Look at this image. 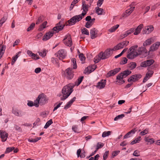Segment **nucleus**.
I'll return each instance as SVG.
<instances>
[{
  "label": "nucleus",
  "instance_id": "nucleus-50",
  "mask_svg": "<svg viewBox=\"0 0 160 160\" xmlns=\"http://www.w3.org/2000/svg\"><path fill=\"white\" fill-rule=\"evenodd\" d=\"M122 58L123 60H121L120 62V64L121 65H123L126 63L128 60L125 57L123 58Z\"/></svg>",
  "mask_w": 160,
  "mask_h": 160
},
{
  "label": "nucleus",
  "instance_id": "nucleus-18",
  "mask_svg": "<svg viewBox=\"0 0 160 160\" xmlns=\"http://www.w3.org/2000/svg\"><path fill=\"white\" fill-rule=\"evenodd\" d=\"M132 73V72L128 69H127L123 72H121L119 74L122 78H124L128 76Z\"/></svg>",
  "mask_w": 160,
  "mask_h": 160
},
{
  "label": "nucleus",
  "instance_id": "nucleus-41",
  "mask_svg": "<svg viewBox=\"0 0 160 160\" xmlns=\"http://www.w3.org/2000/svg\"><path fill=\"white\" fill-rule=\"evenodd\" d=\"M52 120L50 119L46 123L44 127V128H47L52 123Z\"/></svg>",
  "mask_w": 160,
  "mask_h": 160
},
{
  "label": "nucleus",
  "instance_id": "nucleus-1",
  "mask_svg": "<svg viewBox=\"0 0 160 160\" xmlns=\"http://www.w3.org/2000/svg\"><path fill=\"white\" fill-rule=\"evenodd\" d=\"M137 45L133 46L130 48L128 50V54H127V57L130 59H132L137 57L138 55L144 54V57H146L148 55L146 48L145 47L139 48L138 50L135 49L138 48Z\"/></svg>",
  "mask_w": 160,
  "mask_h": 160
},
{
  "label": "nucleus",
  "instance_id": "nucleus-10",
  "mask_svg": "<svg viewBox=\"0 0 160 160\" xmlns=\"http://www.w3.org/2000/svg\"><path fill=\"white\" fill-rule=\"evenodd\" d=\"M38 99L40 101V103L42 105L46 103L47 99L46 98V95L43 93L41 94L38 96Z\"/></svg>",
  "mask_w": 160,
  "mask_h": 160
},
{
  "label": "nucleus",
  "instance_id": "nucleus-11",
  "mask_svg": "<svg viewBox=\"0 0 160 160\" xmlns=\"http://www.w3.org/2000/svg\"><path fill=\"white\" fill-rule=\"evenodd\" d=\"M121 68H115L113 70H111L108 72L107 74V77H108L113 76L119 72Z\"/></svg>",
  "mask_w": 160,
  "mask_h": 160
},
{
  "label": "nucleus",
  "instance_id": "nucleus-53",
  "mask_svg": "<svg viewBox=\"0 0 160 160\" xmlns=\"http://www.w3.org/2000/svg\"><path fill=\"white\" fill-rule=\"evenodd\" d=\"M148 129L146 128L143 131L141 132L140 133V134L142 136L148 133Z\"/></svg>",
  "mask_w": 160,
  "mask_h": 160
},
{
  "label": "nucleus",
  "instance_id": "nucleus-44",
  "mask_svg": "<svg viewBox=\"0 0 160 160\" xmlns=\"http://www.w3.org/2000/svg\"><path fill=\"white\" fill-rule=\"evenodd\" d=\"M140 138H141L140 136H139V137H138V138H137L135 140L132 141L131 142V144L132 145H133L134 144L138 142H139L140 141Z\"/></svg>",
  "mask_w": 160,
  "mask_h": 160
},
{
  "label": "nucleus",
  "instance_id": "nucleus-15",
  "mask_svg": "<svg viewBox=\"0 0 160 160\" xmlns=\"http://www.w3.org/2000/svg\"><path fill=\"white\" fill-rule=\"evenodd\" d=\"M106 80H102L100 82H98L96 85V87L100 89H102L104 88L106 84Z\"/></svg>",
  "mask_w": 160,
  "mask_h": 160
},
{
  "label": "nucleus",
  "instance_id": "nucleus-29",
  "mask_svg": "<svg viewBox=\"0 0 160 160\" xmlns=\"http://www.w3.org/2000/svg\"><path fill=\"white\" fill-rule=\"evenodd\" d=\"M95 9L96 10V12L98 15H101L102 14L103 9L102 8H100L99 7H96Z\"/></svg>",
  "mask_w": 160,
  "mask_h": 160
},
{
  "label": "nucleus",
  "instance_id": "nucleus-33",
  "mask_svg": "<svg viewBox=\"0 0 160 160\" xmlns=\"http://www.w3.org/2000/svg\"><path fill=\"white\" fill-rule=\"evenodd\" d=\"M119 25L118 24H117L116 25H115L111 28H110L108 31L111 32H114L119 27Z\"/></svg>",
  "mask_w": 160,
  "mask_h": 160
},
{
  "label": "nucleus",
  "instance_id": "nucleus-63",
  "mask_svg": "<svg viewBox=\"0 0 160 160\" xmlns=\"http://www.w3.org/2000/svg\"><path fill=\"white\" fill-rule=\"evenodd\" d=\"M124 47L126 46L128 44L129 42L128 41H124L121 42Z\"/></svg>",
  "mask_w": 160,
  "mask_h": 160
},
{
  "label": "nucleus",
  "instance_id": "nucleus-60",
  "mask_svg": "<svg viewBox=\"0 0 160 160\" xmlns=\"http://www.w3.org/2000/svg\"><path fill=\"white\" fill-rule=\"evenodd\" d=\"M120 152V151L119 150L114 151L112 154V156L113 157L116 156Z\"/></svg>",
  "mask_w": 160,
  "mask_h": 160
},
{
  "label": "nucleus",
  "instance_id": "nucleus-58",
  "mask_svg": "<svg viewBox=\"0 0 160 160\" xmlns=\"http://www.w3.org/2000/svg\"><path fill=\"white\" fill-rule=\"evenodd\" d=\"M139 152L137 150H135L133 153V155L136 157H138L140 156V154L139 153Z\"/></svg>",
  "mask_w": 160,
  "mask_h": 160
},
{
  "label": "nucleus",
  "instance_id": "nucleus-19",
  "mask_svg": "<svg viewBox=\"0 0 160 160\" xmlns=\"http://www.w3.org/2000/svg\"><path fill=\"white\" fill-rule=\"evenodd\" d=\"M160 45V42H157L153 44L150 48V51H154L156 50L158 48Z\"/></svg>",
  "mask_w": 160,
  "mask_h": 160
},
{
  "label": "nucleus",
  "instance_id": "nucleus-39",
  "mask_svg": "<svg viewBox=\"0 0 160 160\" xmlns=\"http://www.w3.org/2000/svg\"><path fill=\"white\" fill-rule=\"evenodd\" d=\"M43 20V16L39 17L36 22V24H38L42 22Z\"/></svg>",
  "mask_w": 160,
  "mask_h": 160
},
{
  "label": "nucleus",
  "instance_id": "nucleus-42",
  "mask_svg": "<svg viewBox=\"0 0 160 160\" xmlns=\"http://www.w3.org/2000/svg\"><path fill=\"white\" fill-rule=\"evenodd\" d=\"M90 68V67H88L87 68H86L84 71V73H91L92 72L94 71L95 69H94L93 68H92V70H90L89 68Z\"/></svg>",
  "mask_w": 160,
  "mask_h": 160
},
{
  "label": "nucleus",
  "instance_id": "nucleus-47",
  "mask_svg": "<svg viewBox=\"0 0 160 160\" xmlns=\"http://www.w3.org/2000/svg\"><path fill=\"white\" fill-rule=\"evenodd\" d=\"M124 116L125 115L123 114H121V115H119L115 118H114V120L117 121L119 119H121L123 118Z\"/></svg>",
  "mask_w": 160,
  "mask_h": 160
},
{
  "label": "nucleus",
  "instance_id": "nucleus-16",
  "mask_svg": "<svg viewBox=\"0 0 160 160\" xmlns=\"http://www.w3.org/2000/svg\"><path fill=\"white\" fill-rule=\"evenodd\" d=\"M98 31L95 28H93L90 30V34L91 35V38L92 39L95 38L97 37V34Z\"/></svg>",
  "mask_w": 160,
  "mask_h": 160
},
{
  "label": "nucleus",
  "instance_id": "nucleus-14",
  "mask_svg": "<svg viewBox=\"0 0 160 160\" xmlns=\"http://www.w3.org/2000/svg\"><path fill=\"white\" fill-rule=\"evenodd\" d=\"M64 44L68 47H71L72 45V42L70 37H65L63 40Z\"/></svg>",
  "mask_w": 160,
  "mask_h": 160
},
{
  "label": "nucleus",
  "instance_id": "nucleus-22",
  "mask_svg": "<svg viewBox=\"0 0 160 160\" xmlns=\"http://www.w3.org/2000/svg\"><path fill=\"white\" fill-rule=\"evenodd\" d=\"M88 5L86 4L85 1H83L82 2V8L83 10V12H85L87 13V12L88 11Z\"/></svg>",
  "mask_w": 160,
  "mask_h": 160
},
{
  "label": "nucleus",
  "instance_id": "nucleus-32",
  "mask_svg": "<svg viewBox=\"0 0 160 160\" xmlns=\"http://www.w3.org/2000/svg\"><path fill=\"white\" fill-rule=\"evenodd\" d=\"M35 23H32L30 25V26L27 29V32H30L35 27Z\"/></svg>",
  "mask_w": 160,
  "mask_h": 160
},
{
  "label": "nucleus",
  "instance_id": "nucleus-36",
  "mask_svg": "<svg viewBox=\"0 0 160 160\" xmlns=\"http://www.w3.org/2000/svg\"><path fill=\"white\" fill-rule=\"evenodd\" d=\"M131 13L132 12L129 10L128 9L126 11L125 13L122 14V16L123 17L126 18L130 15Z\"/></svg>",
  "mask_w": 160,
  "mask_h": 160
},
{
  "label": "nucleus",
  "instance_id": "nucleus-8",
  "mask_svg": "<svg viewBox=\"0 0 160 160\" xmlns=\"http://www.w3.org/2000/svg\"><path fill=\"white\" fill-rule=\"evenodd\" d=\"M65 26V25H63L62 22L60 21L58 23H57L55 27H54L52 30L53 31H56L58 32L59 31L62 30Z\"/></svg>",
  "mask_w": 160,
  "mask_h": 160
},
{
  "label": "nucleus",
  "instance_id": "nucleus-43",
  "mask_svg": "<svg viewBox=\"0 0 160 160\" xmlns=\"http://www.w3.org/2000/svg\"><path fill=\"white\" fill-rule=\"evenodd\" d=\"M72 129L75 132L79 133L78 128V126L77 125H74L72 126Z\"/></svg>",
  "mask_w": 160,
  "mask_h": 160
},
{
  "label": "nucleus",
  "instance_id": "nucleus-27",
  "mask_svg": "<svg viewBox=\"0 0 160 160\" xmlns=\"http://www.w3.org/2000/svg\"><path fill=\"white\" fill-rule=\"evenodd\" d=\"M102 55L100 54V52L99 54L96 56L94 58V62L95 63H97L100 61V60L102 59Z\"/></svg>",
  "mask_w": 160,
  "mask_h": 160
},
{
  "label": "nucleus",
  "instance_id": "nucleus-21",
  "mask_svg": "<svg viewBox=\"0 0 160 160\" xmlns=\"http://www.w3.org/2000/svg\"><path fill=\"white\" fill-rule=\"evenodd\" d=\"M81 149H79L77 151V155L78 157H80L81 158H84L85 157V152L84 151L83 152H82L81 154H80L81 152Z\"/></svg>",
  "mask_w": 160,
  "mask_h": 160
},
{
  "label": "nucleus",
  "instance_id": "nucleus-31",
  "mask_svg": "<svg viewBox=\"0 0 160 160\" xmlns=\"http://www.w3.org/2000/svg\"><path fill=\"white\" fill-rule=\"evenodd\" d=\"M47 52L45 49H43L42 52H38V53L40 56L43 58L46 55Z\"/></svg>",
  "mask_w": 160,
  "mask_h": 160
},
{
  "label": "nucleus",
  "instance_id": "nucleus-34",
  "mask_svg": "<svg viewBox=\"0 0 160 160\" xmlns=\"http://www.w3.org/2000/svg\"><path fill=\"white\" fill-rule=\"evenodd\" d=\"M52 61L53 64H56L58 67H59V63L58 62V60L57 58H52Z\"/></svg>",
  "mask_w": 160,
  "mask_h": 160
},
{
  "label": "nucleus",
  "instance_id": "nucleus-17",
  "mask_svg": "<svg viewBox=\"0 0 160 160\" xmlns=\"http://www.w3.org/2000/svg\"><path fill=\"white\" fill-rule=\"evenodd\" d=\"M154 27L152 25H149L146 27L144 31L145 34H148L153 31Z\"/></svg>",
  "mask_w": 160,
  "mask_h": 160
},
{
  "label": "nucleus",
  "instance_id": "nucleus-13",
  "mask_svg": "<svg viewBox=\"0 0 160 160\" xmlns=\"http://www.w3.org/2000/svg\"><path fill=\"white\" fill-rule=\"evenodd\" d=\"M135 30L134 28H130V29L127 31L125 32V33L122 34L120 36V38L121 39H123L124 38L127 36L128 35L134 32Z\"/></svg>",
  "mask_w": 160,
  "mask_h": 160
},
{
  "label": "nucleus",
  "instance_id": "nucleus-25",
  "mask_svg": "<svg viewBox=\"0 0 160 160\" xmlns=\"http://www.w3.org/2000/svg\"><path fill=\"white\" fill-rule=\"evenodd\" d=\"M137 66L136 63L135 62H131L128 65V68L130 70L134 69Z\"/></svg>",
  "mask_w": 160,
  "mask_h": 160
},
{
  "label": "nucleus",
  "instance_id": "nucleus-55",
  "mask_svg": "<svg viewBox=\"0 0 160 160\" xmlns=\"http://www.w3.org/2000/svg\"><path fill=\"white\" fill-rule=\"evenodd\" d=\"M34 55H32L31 56V58L33 59L37 60L39 59V57L36 54L34 53Z\"/></svg>",
  "mask_w": 160,
  "mask_h": 160
},
{
  "label": "nucleus",
  "instance_id": "nucleus-40",
  "mask_svg": "<svg viewBox=\"0 0 160 160\" xmlns=\"http://www.w3.org/2000/svg\"><path fill=\"white\" fill-rule=\"evenodd\" d=\"M111 132L110 131H108L107 132L105 131L103 132L102 134V137L103 138L107 136L110 135Z\"/></svg>",
  "mask_w": 160,
  "mask_h": 160
},
{
  "label": "nucleus",
  "instance_id": "nucleus-20",
  "mask_svg": "<svg viewBox=\"0 0 160 160\" xmlns=\"http://www.w3.org/2000/svg\"><path fill=\"white\" fill-rule=\"evenodd\" d=\"M143 24H142L139 25L138 27L135 29V32H134V35L138 34L140 32L141 29L143 28Z\"/></svg>",
  "mask_w": 160,
  "mask_h": 160
},
{
  "label": "nucleus",
  "instance_id": "nucleus-51",
  "mask_svg": "<svg viewBox=\"0 0 160 160\" xmlns=\"http://www.w3.org/2000/svg\"><path fill=\"white\" fill-rule=\"evenodd\" d=\"M34 106L36 107H38L39 106L38 104L40 103V101L38 99V97L34 101Z\"/></svg>",
  "mask_w": 160,
  "mask_h": 160
},
{
  "label": "nucleus",
  "instance_id": "nucleus-4",
  "mask_svg": "<svg viewBox=\"0 0 160 160\" xmlns=\"http://www.w3.org/2000/svg\"><path fill=\"white\" fill-rule=\"evenodd\" d=\"M81 20L79 17L78 15H76L72 17L68 21V25L71 26L74 25L76 23L79 22Z\"/></svg>",
  "mask_w": 160,
  "mask_h": 160
},
{
  "label": "nucleus",
  "instance_id": "nucleus-52",
  "mask_svg": "<svg viewBox=\"0 0 160 160\" xmlns=\"http://www.w3.org/2000/svg\"><path fill=\"white\" fill-rule=\"evenodd\" d=\"M109 154V151H106L104 153L103 158V160H106L107 159Z\"/></svg>",
  "mask_w": 160,
  "mask_h": 160
},
{
  "label": "nucleus",
  "instance_id": "nucleus-7",
  "mask_svg": "<svg viewBox=\"0 0 160 160\" xmlns=\"http://www.w3.org/2000/svg\"><path fill=\"white\" fill-rule=\"evenodd\" d=\"M142 76L141 74H136L131 76L128 80L129 82H134L141 78Z\"/></svg>",
  "mask_w": 160,
  "mask_h": 160
},
{
  "label": "nucleus",
  "instance_id": "nucleus-38",
  "mask_svg": "<svg viewBox=\"0 0 160 160\" xmlns=\"http://www.w3.org/2000/svg\"><path fill=\"white\" fill-rule=\"evenodd\" d=\"M104 145V144L101 142H98L97 143V145L96 146V151H98V150L101 148H102Z\"/></svg>",
  "mask_w": 160,
  "mask_h": 160
},
{
  "label": "nucleus",
  "instance_id": "nucleus-23",
  "mask_svg": "<svg viewBox=\"0 0 160 160\" xmlns=\"http://www.w3.org/2000/svg\"><path fill=\"white\" fill-rule=\"evenodd\" d=\"M124 78H122L121 76L118 74L117 76V82H118L119 84H122V83L125 82L124 80H123V79Z\"/></svg>",
  "mask_w": 160,
  "mask_h": 160
},
{
  "label": "nucleus",
  "instance_id": "nucleus-54",
  "mask_svg": "<svg viewBox=\"0 0 160 160\" xmlns=\"http://www.w3.org/2000/svg\"><path fill=\"white\" fill-rule=\"evenodd\" d=\"M12 113L15 116H18L19 115V111L16 109H12Z\"/></svg>",
  "mask_w": 160,
  "mask_h": 160
},
{
  "label": "nucleus",
  "instance_id": "nucleus-61",
  "mask_svg": "<svg viewBox=\"0 0 160 160\" xmlns=\"http://www.w3.org/2000/svg\"><path fill=\"white\" fill-rule=\"evenodd\" d=\"M27 105L28 106L32 107L34 106V103L33 102L31 101H28Z\"/></svg>",
  "mask_w": 160,
  "mask_h": 160
},
{
  "label": "nucleus",
  "instance_id": "nucleus-48",
  "mask_svg": "<svg viewBox=\"0 0 160 160\" xmlns=\"http://www.w3.org/2000/svg\"><path fill=\"white\" fill-rule=\"evenodd\" d=\"M151 44V41L149 39H147L145 42L143 43V46L144 47L146 46L147 45H149Z\"/></svg>",
  "mask_w": 160,
  "mask_h": 160
},
{
  "label": "nucleus",
  "instance_id": "nucleus-64",
  "mask_svg": "<svg viewBox=\"0 0 160 160\" xmlns=\"http://www.w3.org/2000/svg\"><path fill=\"white\" fill-rule=\"evenodd\" d=\"M92 26V24L89 22H87L86 23L85 27L87 28H89Z\"/></svg>",
  "mask_w": 160,
  "mask_h": 160
},
{
  "label": "nucleus",
  "instance_id": "nucleus-26",
  "mask_svg": "<svg viewBox=\"0 0 160 160\" xmlns=\"http://www.w3.org/2000/svg\"><path fill=\"white\" fill-rule=\"evenodd\" d=\"M84 78L83 76H80L79 77L75 82V85L77 86H79L82 81Z\"/></svg>",
  "mask_w": 160,
  "mask_h": 160
},
{
  "label": "nucleus",
  "instance_id": "nucleus-59",
  "mask_svg": "<svg viewBox=\"0 0 160 160\" xmlns=\"http://www.w3.org/2000/svg\"><path fill=\"white\" fill-rule=\"evenodd\" d=\"M72 104L71 103H70L69 102H68L66 104V105L65 106L64 109H67L71 107Z\"/></svg>",
  "mask_w": 160,
  "mask_h": 160
},
{
  "label": "nucleus",
  "instance_id": "nucleus-12",
  "mask_svg": "<svg viewBox=\"0 0 160 160\" xmlns=\"http://www.w3.org/2000/svg\"><path fill=\"white\" fill-rule=\"evenodd\" d=\"M54 31H51L47 32L43 37L42 40L46 41L50 39L53 35Z\"/></svg>",
  "mask_w": 160,
  "mask_h": 160
},
{
  "label": "nucleus",
  "instance_id": "nucleus-5",
  "mask_svg": "<svg viewBox=\"0 0 160 160\" xmlns=\"http://www.w3.org/2000/svg\"><path fill=\"white\" fill-rule=\"evenodd\" d=\"M73 71H72V68H68L65 71V76L68 79L70 80L73 78Z\"/></svg>",
  "mask_w": 160,
  "mask_h": 160
},
{
  "label": "nucleus",
  "instance_id": "nucleus-37",
  "mask_svg": "<svg viewBox=\"0 0 160 160\" xmlns=\"http://www.w3.org/2000/svg\"><path fill=\"white\" fill-rule=\"evenodd\" d=\"M79 57L80 60L82 61V63H84L85 62L84 61L86 58L83 54L82 53L80 54L79 55Z\"/></svg>",
  "mask_w": 160,
  "mask_h": 160
},
{
  "label": "nucleus",
  "instance_id": "nucleus-62",
  "mask_svg": "<svg viewBox=\"0 0 160 160\" xmlns=\"http://www.w3.org/2000/svg\"><path fill=\"white\" fill-rule=\"evenodd\" d=\"M104 0H98L97 2V5L99 7H100L103 3Z\"/></svg>",
  "mask_w": 160,
  "mask_h": 160
},
{
  "label": "nucleus",
  "instance_id": "nucleus-56",
  "mask_svg": "<svg viewBox=\"0 0 160 160\" xmlns=\"http://www.w3.org/2000/svg\"><path fill=\"white\" fill-rule=\"evenodd\" d=\"M86 12H84L83 11L81 14L79 15H78L80 19L82 20L84 18V16L86 15Z\"/></svg>",
  "mask_w": 160,
  "mask_h": 160
},
{
  "label": "nucleus",
  "instance_id": "nucleus-57",
  "mask_svg": "<svg viewBox=\"0 0 160 160\" xmlns=\"http://www.w3.org/2000/svg\"><path fill=\"white\" fill-rule=\"evenodd\" d=\"M6 20V18H5L4 17L2 18L0 20V27H1L2 24L5 22Z\"/></svg>",
  "mask_w": 160,
  "mask_h": 160
},
{
  "label": "nucleus",
  "instance_id": "nucleus-30",
  "mask_svg": "<svg viewBox=\"0 0 160 160\" xmlns=\"http://www.w3.org/2000/svg\"><path fill=\"white\" fill-rule=\"evenodd\" d=\"M147 70L148 72L146 73V75L150 78L153 74L154 72L153 71L150 70V68H148Z\"/></svg>",
  "mask_w": 160,
  "mask_h": 160
},
{
  "label": "nucleus",
  "instance_id": "nucleus-6",
  "mask_svg": "<svg viewBox=\"0 0 160 160\" xmlns=\"http://www.w3.org/2000/svg\"><path fill=\"white\" fill-rule=\"evenodd\" d=\"M60 60H62L65 58L67 56V52L64 49H61L55 54Z\"/></svg>",
  "mask_w": 160,
  "mask_h": 160
},
{
  "label": "nucleus",
  "instance_id": "nucleus-3",
  "mask_svg": "<svg viewBox=\"0 0 160 160\" xmlns=\"http://www.w3.org/2000/svg\"><path fill=\"white\" fill-rule=\"evenodd\" d=\"M113 53V52L111 50L110 48L107 49L104 52H101L100 54L102 55V60L105 59L109 58Z\"/></svg>",
  "mask_w": 160,
  "mask_h": 160
},
{
  "label": "nucleus",
  "instance_id": "nucleus-28",
  "mask_svg": "<svg viewBox=\"0 0 160 160\" xmlns=\"http://www.w3.org/2000/svg\"><path fill=\"white\" fill-rule=\"evenodd\" d=\"M144 140L145 141L149 143L150 144H152L155 142L154 139L153 138H149V137H145Z\"/></svg>",
  "mask_w": 160,
  "mask_h": 160
},
{
  "label": "nucleus",
  "instance_id": "nucleus-9",
  "mask_svg": "<svg viewBox=\"0 0 160 160\" xmlns=\"http://www.w3.org/2000/svg\"><path fill=\"white\" fill-rule=\"evenodd\" d=\"M154 62V61L153 59L147 60L142 62L140 64V66L142 67H149Z\"/></svg>",
  "mask_w": 160,
  "mask_h": 160
},
{
  "label": "nucleus",
  "instance_id": "nucleus-35",
  "mask_svg": "<svg viewBox=\"0 0 160 160\" xmlns=\"http://www.w3.org/2000/svg\"><path fill=\"white\" fill-rule=\"evenodd\" d=\"M72 65L73 66V69H76L77 67L76 59L75 58H73L72 59Z\"/></svg>",
  "mask_w": 160,
  "mask_h": 160
},
{
  "label": "nucleus",
  "instance_id": "nucleus-24",
  "mask_svg": "<svg viewBox=\"0 0 160 160\" xmlns=\"http://www.w3.org/2000/svg\"><path fill=\"white\" fill-rule=\"evenodd\" d=\"M1 134L0 138H2V141L4 142L6 140L8 136V134L5 132H3Z\"/></svg>",
  "mask_w": 160,
  "mask_h": 160
},
{
  "label": "nucleus",
  "instance_id": "nucleus-2",
  "mask_svg": "<svg viewBox=\"0 0 160 160\" xmlns=\"http://www.w3.org/2000/svg\"><path fill=\"white\" fill-rule=\"evenodd\" d=\"M74 85L72 83H69L64 86L62 88V92L63 95L61 97V100L63 101L67 98L73 91Z\"/></svg>",
  "mask_w": 160,
  "mask_h": 160
},
{
  "label": "nucleus",
  "instance_id": "nucleus-45",
  "mask_svg": "<svg viewBox=\"0 0 160 160\" xmlns=\"http://www.w3.org/2000/svg\"><path fill=\"white\" fill-rule=\"evenodd\" d=\"M81 32L82 34L88 35H89V32L88 30L85 28H84L82 29L81 30Z\"/></svg>",
  "mask_w": 160,
  "mask_h": 160
},
{
  "label": "nucleus",
  "instance_id": "nucleus-49",
  "mask_svg": "<svg viewBox=\"0 0 160 160\" xmlns=\"http://www.w3.org/2000/svg\"><path fill=\"white\" fill-rule=\"evenodd\" d=\"M15 148L13 147L7 148L6 149V151H5V153H9L12 151Z\"/></svg>",
  "mask_w": 160,
  "mask_h": 160
},
{
  "label": "nucleus",
  "instance_id": "nucleus-46",
  "mask_svg": "<svg viewBox=\"0 0 160 160\" xmlns=\"http://www.w3.org/2000/svg\"><path fill=\"white\" fill-rule=\"evenodd\" d=\"M14 128L18 132H21L22 131V129L21 128L17 125H14Z\"/></svg>",
  "mask_w": 160,
  "mask_h": 160
}]
</instances>
